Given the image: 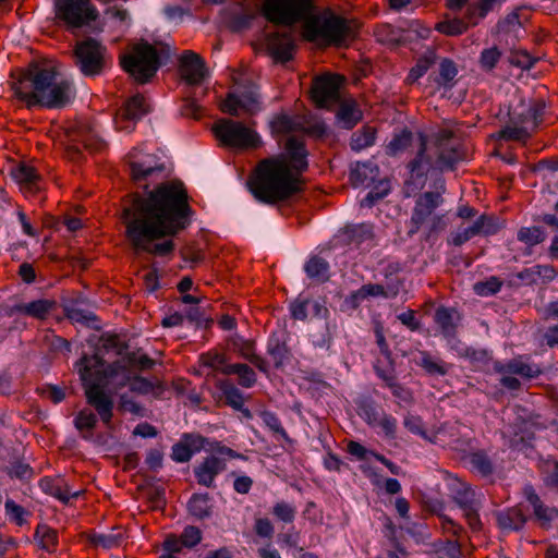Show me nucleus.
Segmentation results:
<instances>
[{
  "mask_svg": "<svg viewBox=\"0 0 558 558\" xmlns=\"http://www.w3.org/2000/svg\"><path fill=\"white\" fill-rule=\"evenodd\" d=\"M501 287L502 281L496 276H490L484 281L474 283L473 290L480 296H490L499 292Z\"/></svg>",
  "mask_w": 558,
  "mask_h": 558,
  "instance_id": "obj_59",
  "label": "nucleus"
},
{
  "mask_svg": "<svg viewBox=\"0 0 558 558\" xmlns=\"http://www.w3.org/2000/svg\"><path fill=\"white\" fill-rule=\"evenodd\" d=\"M189 198L180 180L160 183L146 196L132 194L124 202L121 218L133 251L171 256L175 248L171 238L185 230L194 215Z\"/></svg>",
  "mask_w": 558,
  "mask_h": 558,
  "instance_id": "obj_1",
  "label": "nucleus"
},
{
  "mask_svg": "<svg viewBox=\"0 0 558 558\" xmlns=\"http://www.w3.org/2000/svg\"><path fill=\"white\" fill-rule=\"evenodd\" d=\"M337 120L342 128L353 129L363 118V113L355 101H343L337 111Z\"/></svg>",
  "mask_w": 558,
  "mask_h": 558,
  "instance_id": "obj_39",
  "label": "nucleus"
},
{
  "mask_svg": "<svg viewBox=\"0 0 558 558\" xmlns=\"http://www.w3.org/2000/svg\"><path fill=\"white\" fill-rule=\"evenodd\" d=\"M271 513L279 522L291 524L295 520L296 508L288 501L280 500L272 506Z\"/></svg>",
  "mask_w": 558,
  "mask_h": 558,
  "instance_id": "obj_57",
  "label": "nucleus"
},
{
  "mask_svg": "<svg viewBox=\"0 0 558 558\" xmlns=\"http://www.w3.org/2000/svg\"><path fill=\"white\" fill-rule=\"evenodd\" d=\"M543 480L547 486L558 488V461L544 462Z\"/></svg>",
  "mask_w": 558,
  "mask_h": 558,
  "instance_id": "obj_64",
  "label": "nucleus"
},
{
  "mask_svg": "<svg viewBox=\"0 0 558 558\" xmlns=\"http://www.w3.org/2000/svg\"><path fill=\"white\" fill-rule=\"evenodd\" d=\"M373 34L378 43L388 46L407 45L418 36L416 29H404L388 23L377 24Z\"/></svg>",
  "mask_w": 558,
  "mask_h": 558,
  "instance_id": "obj_17",
  "label": "nucleus"
},
{
  "mask_svg": "<svg viewBox=\"0 0 558 558\" xmlns=\"http://www.w3.org/2000/svg\"><path fill=\"white\" fill-rule=\"evenodd\" d=\"M418 167V157L412 159L408 163V170L410 178L404 181V194L407 196H413L415 197L418 194V187L416 185V178H418V173L416 172Z\"/></svg>",
  "mask_w": 558,
  "mask_h": 558,
  "instance_id": "obj_62",
  "label": "nucleus"
},
{
  "mask_svg": "<svg viewBox=\"0 0 558 558\" xmlns=\"http://www.w3.org/2000/svg\"><path fill=\"white\" fill-rule=\"evenodd\" d=\"M121 68L137 83L145 84L154 77L160 66L157 49L148 41L135 44L129 53L120 57Z\"/></svg>",
  "mask_w": 558,
  "mask_h": 558,
  "instance_id": "obj_9",
  "label": "nucleus"
},
{
  "mask_svg": "<svg viewBox=\"0 0 558 558\" xmlns=\"http://www.w3.org/2000/svg\"><path fill=\"white\" fill-rule=\"evenodd\" d=\"M232 348L234 352L252 363L259 372L266 375L269 374V364L263 356L256 354V344L254 340L236 336L232 339Z\"/></svg>",
  "mask_w": 558,
  "mask_h": 558,
  "instance_id": "obj_28",
  "label": "nucleus"
},
{
  "mask_svg": "<svg viewBox=\"0 0 558 558\" xmlns=\"http://www.w3.org/2000/svg\"><path fill=\"white\" fill-rule=\"evenodd\" d=\"M8 474L11 477H15L21 481H26L31 480L34 476V470L29 464L23 461H14L8 468Z\"/></svg>",
  "mask_w": 558,
  "mask_h": 558,
  "instance_id": "obj_63",
  "label": "nucleus"
},
{
  "mask_svg": "<svg viewBox=\"0 0 558 558\" xmlns=\"http://www.w3.org/2000/svg\"><path fill=\"white\" fill-rule=\"evenodd\" d=\"M150 111L146 98L142 94L130 97L117 114V123L121 120L138 121Z\"/></svg>",
  "mask_w": 558,
  "mask_h": 558,
  "instance_id": "obj_33",
  "label": "nucleus"
},
{
  "mask_svg": "<svg viewBox=\"0 0 558 558\" xmlns=\"http://www.w3.org/2000/svg\"><path fill=\"white\" fill-rule=\"evenodd\" d=\"M121 376V380L116 384V388H123L129 386L132 392L137 395H148L154 391L155 385L150 380L142 376H131L129 368L126 367V372H121L119 374Z\"/></svg>",
  "mask_w": 558,
  "mask_h": 558,
  "instance_id": "obj_37",
  "label": "nucleus"
},
{
  "mask_svg": "<svg viewBox=\"0 0 558 558\" xmlns=\"http://www.w3.org/2000/svg\"><path fill=\"white\" fill-rule=\"evenodd\" d=\"M97 415L99 416L98 413L95 414L89 409H83L76 414L74 418V426L84 439H92L93 430L98 422Z\"/></svg>",
  "mask_w": 558,
  "mask_h": 558,
  "instance_id": "obj_43",
  "label": "nucleus"
},
{
  "mask_svg": "<svg viewBox=\"0 0 558 558\" xmlns=\"http://www.w3.org/2000/svg\"><path fill=\"white\" fill-rule=\"evenodd\" d=\"M376 131L374 128L365 125L361 130L354 132L350 140V147L354 151H360L374 144Z\"/></svg>",
  "mask_w": 558,
  "mask_h": 558,
  "instance_id": "obj_51",
  "label": "nucleus"
},
{
  "mask_svg": "<svg viewBox=\"0 0 558 558\" xmlns=\"http://www.w3.org/2000/svg\"><path fill=\"white\" fill-rule=\"evenodd\" d=\"M458 74L456 63L450 59H442L439 63V72L435 81L439 86L451 88Z\"/></svg>",
  "mask_w": 558,
  "mask_h": 558,
  "instance_id": "obj_52",
  "label": "nucleus"
},
{
  "mask_svg": "<svg viewBox=\"0 0 558 558\" xmlns=\"http://www.w3.org/2000/svg\"><path fill=\"white\" fill-rule=\"evenodd\" d=\"M413 144V133L407 128L393 134L386 146V154L396 157L405 153Z\"/></svg>",
  "mask_w": 558,
  "mask_h": 558,
  "instance_id": "obj_42",
  "label": "nucleus"
},
{
  "mask_svg": "<svg viewBox=\"0 0 558 558\" xmlns=\"http://www.w3.org/2000/svg\"><path fill=\"white\" fill-rule=\"evenodd\" d=\"M210 498L208 494H194L187 504L189 512L197 518L205 519L211 513Z\"/></svg>",
  "mask_w": 558,
  "mask_h": 558,
  "instance_id": "obj_49",
  "label": "nucleus"
},
{
  "mask_svg": "<svg viewBox=\"0 0 558 558\" xmlns=\"http://www.w3.org/2000/svg\"><path fill=\"white\" fill-rule=\"evenodd\" d=\"M284 148L286 155L282 156L287 159L291 173L296 179H302V174L308 169V151L304 141L291 136L287 140Z\"/></svg>",
  "mask_w": 558,
  "mask_h": 558,
  "instance_id": "obj_16",
  "label": "nucleus"
},
{
  "mask_svg": "<svg viewBox=\"0 0 558 558\" xmlns=\"http://www.w3.org/2000/svg\"><path fill=\"white\" fill-rule=\"evenodd\" d=\"M435 323L437 324L440 333L448 341L450 347L461 344L457 340V329L460 323V314L454 308L439 307L434 315Z\"/></svg>",
  "mask_w": 558,
  "mask_h": 558,
  "instance_id": "obj_22",
  "label": "nucleus"
},
{
  "mask_svg": "<svg viewBox=\"0 0 558 558\" xmlns=\"http://www.w3.org/2000/svg\"><path fill=\"white\" fill-rule=\"evenodd\" d=\"M39 487L44 493L57 498L63 504H68L71 498H77L78 492H71L69 484L61 476H45L39 481Z\"/></svg>",
  "mask_w": 558,
  "mask_h": 558,
  "instance_id": "obj_32",
  "label": "nucleus"
},
{
  "mask_svg": "<svg viewBox=\"0 0 558 558\" xmlns=\"http://www.w3.org/2000/svg\"><path fill=\"white\" fill-rule=\"evenodd\" d=\"M219 108L232 117H239V109L251 114L256 113L260 109L257 86L247 84L242 86L239 93H228Z\"/></svg>",
  "mask_w": 558,
  "mask_h": 558,
  "instance_id": "obj_13",
  "label": "nucleus"
},
{
  "mask_svg": "<svg viewBox=\"0 0 558 558\" xmlns=\"http://www.w3.org/2000/svg\"><path fill=\"white\" fill-rule=\"evenodd\" d=\"M451 137L452 132L447 129L421 132V169L424 162L441 171L453 169L461 155L451 144Z\"/></svg>",
  "mask_w": 558,
  "mask_h": 558,
  "instance_id": "obj_6",
  "label": "nucleus"
},
{
  "mask_svg": "<svg viewBox=\"0 0 558 558\" xmlns=\"http://www.w3.org/2000/svg\"><path fill=\"white\" fill-rule=\"evenodd\" d=\"M181 77L189 85H199L207 76L204 59L192 50H185L179 62Z\"/></svg>",
  "mask_w": 558,
  "mask_h": 558,
  "instance_id": "obj_15",
  "label": "nucleus"
},
{
  "mask_svg": "<svg viewBox=\"0 0 558 558\" xmlns=\"http://www.w3.org/2000/svg\"><path fill=\"white\" fill-rule=\"evenodd\" d=\"M421 366L432 376H444L449 371V364L427 352H421Z\"/></svg>",
  "mask_w": 558,
  "mask_h": 558,
  "instance_id": "obj_53",
  "label": "nucleus"
},
{
  "mask_svg": "<svg viewBox=\"0 0 558 558\" xmlns=\"http://www.w3.org/2000/svg\"><path fill=\"white\" fill-rule=\"evenodd\" d=\"M384 413L385 412L381 407L376 404L374 401L365 400L361 402L359 407L360 416L363 417L371 426H375Z\"/></svg>",
  "mask_w": 558,
  "mask_h": 558,
  "instance_id": "obj_58",
  "label": "nucleus"
},
{
  "mask_svg": "<svg viewBox=\"0 0 558 558\" xmlns=\"http://www.w3.org/2000/svg\"><path fill=\"white\" fill-rule=\"evenodd\" d=\"M282 155L259 160L248 178L253 196L265 204H277L302 191L303 179H296Z\"/></svg>",
  "mask_w": 558,
  "mask_h": 558,
  "instance_id": "obj_4",
  "label": "nucleus"
},
{
  "mask_svg": "<svg viewBox=\"0 0 558 558\" xmlns=\"http://www.w3.org/2000/svg\"><path fill=\"white\" fill-rule=\"evenodd\" d=\"M270 128L276 134H289L301 130L302 124L291 116L279 113L272 118Z\"/></svg>",
  "mask_w": 558,
  "mask_h": 558,
  "instance_id": "obj_48",
  "label": "nucleus"
},
{
  "mask_svg": "<svg viewBox=\"0 0 558 558\" xmlns=\"http://www.w3.org/2000/svg\"><path fill=\"white\" fill-rule=\"evenodd\" d=\"M217 388L222 392L225 403L234 410L242 411L244 399L241 391L228 379L219 380Z\"/></svg>",
  "mask_w": 558,
  "mask_h": 558,
  "instance_id": "obj_45",
  "label": "nucleus"
},
{
  "mask_svg": "<svg viewBox=\"0 0 558 558\" xmlns=\"http://www.w3.org/2000/svg\"><path fill=\"white\" fill-rule=\"evenodd\" d=\"M96 349H101V355L110 350H114L117 354H122L125 345L121 343L118 335L114 333H104L99 338V345Z\"/></svg>",
  "mask_w": 558,
  "mask_h": 558,
  "instance_id": "obj_60",
  "label": "nucleus"
},
{
  "mask_svg": "<svg viewBox=\"0 0 558 558\" xmlns=\"http://www.w3.org/2000/svg\"><path fill=\"white\" fill-rule=\"evenodd\" d=\"M54 21L66 31L89 25L98 16V10L90 0H53Z\"/></svg>",
  "mask_w": 558,
  "mask_h": 558,
  "instance_id": "obj_10",
  "label": "nucleus"
},
{
  "mask_svg": "<svg viewBox=\"0 0 558 558\" xmlns=\"http://www.w3.org/2000/svg\"><path fill=\"white\" fill-rule=\"evenodd\" d=\"M12 89L15 98L28 110L62 109L75 97L73 84L61 78L56 66L48 61H33L19 70Z\"/></svg>",
  "mask_w": 558,
  "mask_h": 558,
  "instance_id": "obj_2",
  "label": "nucleus"
},
{
  "mask_svg": "<svg viewBox=\"0 0 558 558\" xmlns=\"http://www.w3.org/2000/svg\"><path fill=\"white\" fill-rule=\"evenodd\" d=\"M54 307L56 302L53 300L39 299L28 303H16L10 306L5 314L10 317L22 314L38 320H45Z\"/></svg>",
  "mask_w": 558,
  "mask_h": 558,
  "instance_id": "obj_24",
  "label": "nucleus"
},
{
  "mask_svg": "<svg viewBox=\"0 0 558 558\" xmlns=\"http://www.w3.org/2000/svg\"><path fill=\"white\" fill-rule=\"evenodd\" d=\"M342 236L344 238L347 244H354L359 246L364 241L372 239L373 232L371 226L368 225H353L347 226L342 230Z\"/></svg>",
  "mask_w": 558,
  "mask_h": 558,
  "instance_id": "obj_46",
  "label": "nucleus"
},
{
  "mask_svg": "<svg viewBox=\"0 0 558 558\" xmlns=\"http://www.w3.org/2000/svg\"><path fill=\"white\" fill-rule=\"evenodd\" d=\"M545 102L542 99L521 100L510 112L509 122L498 132L505 141L525 142L543 121Z\"/></svg>",
  "mask_w": 558,
  "mask_h": 558,
  "instance_id": "obj_7",
  "label": "nucleus"
},
{
  "mask_svg": "<svg viewBox=\"0 0 558 558\" xmlns=\"http://www.w3.org/2000/svg\"><path fill=\"white\" fill-rule=\"evenodd\" d=\"M433 190L421 194V203H423L424 214L436 213V210L445 203L442 195L446 192V182L441 175H437L432 185Z\"/></svg>",
  "mask_w": 558,
  "mask_h": 558,
  "instance_id": "obj_35",
  "label": "nucleus"
},
{
  "mask_svg": "<svg viewBox=\"0 0 558 558\" xmlns=\"http://www.w3.org/2000/svg\"><path fill=\"white\" fill-rule=\"evenodd\" d=\"M470 25L469 21L465 22L463 19L454 17L437 23L435 28L447 36H459L465 33Z\"/></svg>",
  "mask_w": 558,
  "mask_h": 558,
  "instance_id": "obj_55",
  "label": "nucleus"
},
{
  "mask_svg": "<svg viewBox=\"0 0 558 558\" xmlns=\"http://www.w3.org/2000/svg\"><path fill=\"white\" fill-rule=\"evenodd\" d=\"M226 469L225 460L211 454L194 468L197 483L205 487H215V478Z\"/></svg>",
  "mask_w": 558,
  "mask_h": 558,
  "instance_id": "obj_27",
  "label": "nucleus"
},
{
  "mask_svg": "<svg viewBox=\"0 0 558 558\" xmlns=\"http://www.w3.org/2000/svg\"><path fill=\"white\" fill-rule=\"evenodd\" d=\"M206 442V438L198 434L185 433L181 439L172 446L171 459L179 463L191 460L194 453L199 452Z\"/></svg>",
  "mask_w": 558,
  "mask_h": 558,
  "instance_id": "obj_26",
  "label": "nucleus"
},
{
  "mask_svg": "<svg viewBox=\"0 0 558 558\" xmlns=\"http://www.w3.org/2000/svg\"><path fill=\"white\" fill-rule=\"evenodd\" d=\"M368 298H383L391 299L383 286V283H366L356 291H353L350 296V303L354 308L360 306V303Z\"/></svg>",
  "mask_w": 558,
  "mask_h": 558,
  "instance_id": "obj_40",
  "label": "nucleus"
},
{
  "mask_svg": "<svg viewBox=\"0 0 558 558\" xmlns=\"http://www.w3.org/2000/svg\"><path fill=\"white\" fill-rule=\"evenodd\" d=\"M35 539H38L39 547L49 553L56 550L58 544L57 531L47 524H38L35 530Z\"/></svg>",
  "mask_w": 558,
  "mask_h": 558,
  "instance_id": "obj_50",
  "label": "nucleus"
},
{
  "mask_svg": "<svg viewBox=\"0 0 558 558\" xmlns=\"http://www.w3.org/2000/svg\"><path fill=\"white\" fill-rule=\"evenodd\" d=\"M524 496L533 509V515L542 526H549L553 520L558 517V509L546 506L536 494L533 486L524 487Z\"/></svg>",
  "mask_w": 558,
  "mask_h": 558,
  "instance_id": "obj_29",
  "label": "nucleus"
},
{
  "mask_svg": "<svg viewBox=\"0 0 558 558\" xmlns=\"http://www.w3.org/2000/svg\"><path fill=\"white\" fill-rule=\"evenodd\" d=\"M449 223L447 213L424 214L421 203V233L426 241L434 242Z\"/></svg>",
  "mask_w": 558,
  "mask_h": 558,
  "instance_id": "obj_31",
  "label": "nucleus"
},
{
  "mask_svg": "<svg viewBox=\"0 0 558 558\" xmlns=\"http://www.w3.org/2000/svg\"><path fill=\"white\" fill-rule=\"evenodd\" d=\"M75 367L87 404L95 409L106 427H111L114 402L105 387L113 383L121 372H126V365L122 361L106 365L101 349H95L93 354H83Z\"/></svg>",
  "mask_w": 558,
  "mask_h": 558,
  "instance_id": "obj_3",
  "label": "nucleus"
},
{
  "mask_svg": "<svg viewBox=\"0 0 558 558\" xmlns=\"http://www.w3.org/2000/svg\"><path fill=\"white\" fill-rule=\"evenodd\" d=\"M106 47L93 37L75 44L73 49L74 63L85 76L99 75L105 69Z\"/></svg>",
  "mask_w": 558,
  "mask_h": 558,
  "instance_id": "obj_12",
  "label": "nucleus"
},
{
  "mask_svg": "<svg viewBox=\"0 0 558 558\" xmlns=\"http://www.w3.org/2000/svg\"><path fill=\"white\" fill-rule=\"evenodd\" d=\"M12 175L17 183L29 191L38 189L37 182L40 180V177L34 167L20 163L12 170Z\"/></svg>",
  "mask_w": 558,
  "mask_h": 558,
  "instance_id": "obj_44",
  "label": "nucleus"
},
{
  "mask_svg": "<svg viewBox=\"0 0 558 558\" xmlns=\"http://www.w3.org/2000/svg\"><path fill=\"white\" fill-rule=\"evenodd\" d=\"M500 58L501 51L497 47H492L481 52L478 63L484 71L489 72L496 68Z\"/></svg>",
  "mask_w": 558,
  "mask_h": 558,
  "instance_id": "obj_61",
  "label": "nucleus"
},
{
  "mask_svg": "<svg viewBox=\"0 0 558 558\" xmlns=\"http://www.w3.org/2000/svg\"><path fill=\"white\" fill-rule=\"evenodd\" d=\"M227 375H236L238 384L243 388H251L257 381V376L254 369L244 363L231 364L227 369Z\"/></svg>",
  "mask_w": 558,
  "mask_h": 558,
  "instance_id": "obj_47",
  "label": "nucleus"
},
{
  "mask_svg": "<svg viewBox=\"0 0 558 558\" xmlns=\"http://www.w3.org/2000/svg\"><path fill=\"white\" fill-rule=\"evenodd\" d=\"M468 459L472 470L482 476H488L493 473L494 466L486 452L482 450L471 452Z\"/></svg>",
  "mask_w": 558,
  "mask_h": 558,
  "instance_id": "obj_54",
  "label": "nucleus"
},
{
  "mask_svg": "<svg viewBox=\"0 0 558 558\" xmlns=\"http://www.w3.org/2000/svg\"><path fill=\"white\" fill-rule=\"evenodd\" d=\"M460 546L454 541H429V536L421 533V558H458Z\"/></svg>",
  "mask_w": 558,
  "mask_h": 558,
  "instance_id": "obj_18",
  "label": "nucleus"
},
{
  "mask_svg": "<svg viewBox=\"0 0 558 558\" xmlns=\"http://www.w3.org/2000/svg\"><path fill=\"white\" fill-rule=\"evenodd\" d=\"M199 374L206 377H215L217 374L227 375V369L231 364L225 353L218 350H209L198 356Z\"/></svg>",
  "mask_w": 558,
  "mask_h": 558,
  "instance_id": "obj_30",
  "label": "nucleus"
},
{
  "mask_svg": "<svg viewBox=\"0 0 558 558\" xmlns=\"http://www.w3.org/2000/svg\"><path fill=\"white\" fill-rule=\"evenodd\" d=\"M495 371L500 374L518 375L524 379H533L542 374V368L538 365L519 359L511 360L506 364L497 362Z\"/></svg>",
  "mask_w": 558,
  "mask_h": 558,
  "instance_id": "obj_34",
  "label": "nucleus"
},
{
  "mask_svg": "<svg viewBox=\"0 0 558 558\" xmlns=\"http://www.w3.org/2000/svg\"><path fill=\"white\" fill-rule=\"evenodd\" d=\"M360 23L331 11L313 14L303 24V38L308 43H322L324 46L344 47L359 35Z\"/></svg>",
  "mask_w": 558,
  "mask_h": 558,
  "instance_id": "obj_5",
  "label": "nucleus"
},
{
  "mask_svg": "<svg viewBox=\"0 0 558 558\" xmlns=\"http://www.w3.org/2000/svg\"><path fill=\"white\" fill-rule=\"evenodd\" d=\"M344 77L339 74H327L314 80L312 98L318 108L329 109L340 99V87Z\"/></svg>",
  "mask_w": 558,
  "mask_h": 558,
  "instance_id": "obj_14",
  "label": "nucleus"
},
{
  "mask_svg": "<svg viewBox=\"0 0 558 558\" xmlns=\"http://www.w3.org/2000/svg\"><path fill=\"white\" fill-rule=\"evenodd\" d=\"M441 475L447 480L450 494L461 509L481 505L480 495L468 483L450 476L446 472H441Z\"/></svg>",
  "mask_w": 558,
  "mask_h": 558,
  "instance_id": "obj_19",
  "label": "nucleus"
},
{
  "mask_svg": "<svg viewBox=\"0 0 558 558\" xmlns=\"http://www.w3.org/2000/svg\"><path fill=\"white\" fill-rule=\"evenodd\" d=\"M130 174L132 180L145 190L148 187L143 182L146 181L156 172H161L163 167L158 166L157 160L154 156H146L144 158H137L133 153L129 155Z\"/></svg>",
  "mask_w": 558,
  "mask_h": 558,
  "instance_id": "obj_21",
  "label": "nucleus"
},
{
  "mask_svg": "<svg viewBox=\"0 0 558 558\" xmlns=\"http://www.w3.org/2000/svg\"><path fill=\"white\" fill-rule=\"evenodd\" d=\"M316 9L315 0H263L262 14L270 23L293 26L308 21Z\"/></svg>",
  "mask_w": 558,
  "mask_h": 558,
  "instance_id": "obj_8",
  "label": "nucleus"
},
{
  "mask_svg": "<svg viewBox=\"0 0 558 558\" xmlns=\"http://www.w3.org/2000/svg\"><path fill=\"white\" fill-rule=\"evenodd\" d=\"M517 238L527 246H535L546 239V233L541 227H522L518 230Z\"/></svg>",
  "mask_w": 558,
  "mask_h": 558,
  "instance_id": "obj_56",
  "label": "nucleus"
},
{
  "mask_svg": "<svg viewBox=\"0 0 558 558\" xmlns=\"http://www.w3.org/2000/svg\"><path fill=\"white\" fill-rule=\"evenodd\" d=\"M267 353L274 362L276 369H281L292 359L288 347V333L284 330L274 331L267 342Z\"/></svg>",
  "mask_w": 558,
  "mask_h": 558,
  "instance_id": "obj_25",
  "label": "nucleus"
},
{
  "mask_svg": "<svg viewBox=\"0 0 558 558\" xmlns=\"http://www.w3.org/2000/svg\"><path fill=\"white\" fill-rule=\"evenodd\" d=\"M385 287L388 296L396 298L401 291L404 290L405 278L402 275L401 267L398 263H390L383 269Z\"/></svg>",
  "mask_w": 558,
  "mask_h": 558,
  "instance_id": "obj_36",
  "label": "nucleus"
},
{
  "mask_svg": "<svg viewBox=\"0 0 558 558\" xmlns=\"http://www.w3.org/2000/svg\"><path fill=\"white\" fill-rule=\"evenodd\" d=\"M213 132L222 146L242 150L256 149L262 141L256 131L232 119H219Z\"/></svg>",
  "mask_w": 558,
  "mask_h": 558,
  "instance_id": "obj_11",
  "label": "nucleus"
},
{
  "mask_svg": "<svg viewBox=\"0 0 558 558\" xmlns=\"http://www.w3.org/2000/svg\"><path fill=\"white\" fill-rule=\"evenodd\" d=\"M66 136L71 142L80 143L84 149L92 153L100 151L105 147V142L97 136L87 122L75 123L68 130Z\"/></svg>",
  "mask_w": 558,
  "mask_h": 558,
  "instance_id": "obj_23",
  "label": "nucleus"
},
{
  "mask_svg": "<svg viewBox=\"0 0 558 558\" xmlns=\"http://www.w3.org/2000/svg\"><path fill=\"white\" fill-rule=\"evenodd\" d=\"M497 522L500 529L507 531H519L525 522L526 517L519 508H509L497 513Z\"/></svg>",
  "mask_w": 558,
  "mask_h": 558,
  "instance_id": "obj_41",
  "label": "nucleus"
},
{
  "mask_svg": "<svg viewBox=\"0 0 558 558\" xmlns=\"http://www.w3.org/2000/svg\"><path fill=\"white\" fill-rule=\"evenodd\" d=\"M267 50L276 63H287L293 59L295 51L294 39L288 33L271 34L267 38Z\"/></svg>",
  "mask_w": 558,
  "mask_h": 558,
  "instance_id": "obj_20",
  "label": "nucleus"
},
{
  "mask_svg": "<svg viewBox=\"0 0 558 558\" xmlns=\"http://www.w3.org/2000/svg\"><path fill=\"white\" fill-rule=\"evenodd\" d=\"M306 276L316 283H324L329 280V264L322 256L314 255L304 265Z\"/></svg>",
  "mask_w": 558,
  "mask_h": 558,
  "instance_id": "obj_38",
  "label": "nucleus"
}]
</instances>
